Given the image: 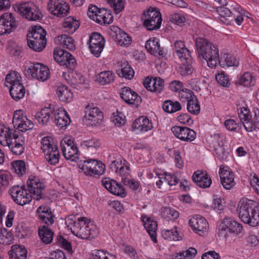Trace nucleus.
Listing matches in <instances>:
<instances>
[{
  "label": "nucleus",
  "instance_id": "f257e3e1",
  "mask_svg": "<svg viewBox=\"0 0 259 259\" xmlns=\"http://www.w3.org/2000/svg\"><path fill=\"white\" fill-rule=\"evenodd\" d=\"M27 187L26 189L24 186L20 187L17 185L10 189L9 193L17 204L23 206L29 203L32 198L39 200L44 198L42 191L45 189V185L38 178L29 177L27 181Z\"/></svg>",
  "mask_w": 259,
  "mask_h": 259
},
{
  "label": "nucleus",
  "instance_id": "f03ea898",
  "mask_svg": "<svg viewBox=\"0 0 259 259\" xmlns=\"http://www.w3.org/2000/svg\"><path fill=\"white\" fill-rule=\"evenodd\" d=\"M66 224L67 227L70 226V229L74 235L82 239L95 238L98 234L95 225L85 217L76 218L74 215H70Z\"/></svg>",
  "mask_w": 259,
  "mask_h": 259
},
{
  "label": "nucleus",
  "instance_id": "7ed1b4c3",
  "mask_svg": "<svg viewBox=\"0 0 259 259\" xmlns=\"http://www.w3.org/2000/svg\"><path fill=\"white\" fill-rule=\"evenodd\" d=\"M195 45L198 58L206 61L208 67L215 68L219 59L218 48L206 38L201 37L195 39Z\"/></svg>",
  "mask_w": 259,
  "mask_h": 259
},
{
  "label": "nucleus",
  "instance_id": "20e7f679",
  "mask_svg": "<svg viewBox=\"0 0 259 259\" xmlns=\"http://www.w3.org/2000/svg\"><path fill=\"white\" fill-rule=\"evenodd\" d=\"M239 217L241 221L250 226L259 225V206L253 200L242 199L239 203Z\"/></svg>",
  "mask_w": 259,
  "mask_h": 259
},
{
  "label": "nucleus",
  "instance_id": "39448f33",
  "mask_svg": "<svg viewBox=\"0 0 259 259\" xmlns=\"http://www.w3.org/2000/svg\"><path fill=\"white\" fill-rule=\"evenodd\" d=\"M46 31L40 26L35 25L27 34V44L29 47L36 52H41L46 47Z\"/></svg>",
  "mask_w": 259,
  "mask_h": 259
},
{
  "label": "nucleus",
  "instance_id": "423d86ee",
  "mask_svg": "<svg viewBox=\"0 0 259 259\" xmlns=\"http://www.w3.org/2000/svg\"><path fill=\"white\" fill-rule=\"evenodd\" d=\"M253 112V118L249 109L246 107L241 108L239 113L244 128L247 132L259 131V109H255Z\"/></svg>",
  "mask_w": 259,
  "mask_h": 259
},
{
  "label": "nucleus",
  "instance_id": "0eeeda50",
  "mask_svg": "<svg viewBox=\"0 0 259 259\" xmlns=\"http://www.w3.org/2000/svg\"><path fill=\"white\" fill-rule=\"evenodd\" d=\"M77 165L85 175L90 177L100 176L105 170V165L101 161L96 159L80 160Z\"/></svg>",
  "mask_w": 259,
  "mask_h": 259
},
{
  "label": "nucleus",
  "instance_id": "6e6552de",
  "mask_svg": "<svg viewBox=\"0 0 259 259\" xmlns=\"http://www.w3.org/2000/svg\"><path fill=\"white\" fill-rule=\"evenodd\" d=\"M14 8L22 16L30 21H37L41 18L38 8L32 2L15 5Z\"/></svg>",
  "mask_w": 259,
  "mask_h": 259
},
{
  "label": "nucleus",
  "instance_id": "1a4fd4ad",
  "mask_svg": "<svg viewBox=\"0 0 259 259\" xmlns=\"http://www.w3.org/2000/svg\"><path fill=\"white\" fill-rule=\"evenodd\" d=\"M49 137L43 138L41 141V149L45 154L46 160L52 165L59 162L60 154L58 147L51 140Z\"/></svg>",
  "mask_w": 259,
  "mask_h": 259
},
{
  "label": "nucleus",
  "instance_id": "9d476101",
  "mask_svg": "<svg viewBox=\"0 0 259 259\" xmlns=\"http://www.w3.org/2000/svg\"><path fill=\"white\" fill-rule=\"evenodd\" d=\"M218 235L219 236L226 237L228 233L236 235L240 234L243 231L242 225L230 217L224 218L219 226Z\"/></svg>",
  "mask_w": 259,
  "mask_h": 259
},
{
  "label": "nucleus",
  "instance_id": "9b49d317",
  "mask_svg": "<svg viewBox=\"0 0 259 259\" xmlns=\"http://www.w3.org/2000/svg\"><path fill=\"white\" fill-rule=\"evenodd\" d=\"M143 24L149 31L158 29L161 24L162 18L160 13L156 9H149L143 16Z\"/></svg>",
  "mask_w": 259,
  "mask_h": 259
},
{
  "label": "nucleus",
  "instance_id": "f8f14e48",
  "mask_svg": "<svg viewBox=\"0 0 259 259\" xmlns=\"http://www.w3.org/2000/svg\"><path fill=\"white\" fill-rule=\"evenodd\" d=\"M54 58L55 61L59 63L61 66H64L69 69L73 70L76 66L75 58L64 50H54Z\"/></svg>",
  "mask_w": 259,
  "mask_h": 259
},
{
  "label": "nucleus",
  "instance_id": "ddd939ff",
  "mask_svg": "<svg viewBox=\"0 0 259 259\" xmlns=\"http://www.w3.org/2000/svg\"><path fill=\"white\" fill-rule=\"evenodd\" d=\"M84 120L85 123L92 126L101 123L103 119V113L99 108L93 104L88 105L85 108Z\"/></svg>",
  "mask_w": 259,
  "mask_h": 259
},
{
  "label": "nucleus",
  "instance_id": "4468645a",
  "mask_svg": "<svg viewBox=\"0 0 259 259\" xmlns=\"http://www.w3.org/2000/svg\"><path fill=\"white\" fill-rule=\"evenodd\" d=\"M105 42V39L101 34L96 32L92 33L88 42L91 53L95 57H99L103 50Z\"/></svg>",
  "mask_w": 259,
  "mask_h": 259
},
{
  "label": "nucleus",
  "instance_id": "2eb2a0df",
  "mask_svg": "<svg viewBox=\"0 0 259 259\" xmlns=\"http://www.w3.org/2000/svg\"><path fill=\"white\" fill-rule=\"evenodd\" d=\"M48 10L57 17H64L70 10L68 4L62 0H49L48 4Z\"/></svg>",
  "mask_w": 259,
  "mask_h": 259
},
{
  "label": "nucleus",
  "instance_id": "dca6fc26",
  "mask_svg": "<svg viewBox=\"0 0 259 259\" xmlns=\"http://www.w3.org/2000/svg\"><path fill=\"white\" fill-rule=\"evenodd\" d=\"M16 27L15 17L13 14L6 13L0 17V35L10 34Z\"/></svg>",
  "mask_w": 259,
  "mask_h": 259
},
{
  "label": "nucleus",
  "instance_id": "f3484780",
  "mask_svg": "<svg viewBox=\"0 0 259 259\" xmlns=\"http://www.w3.org/2000/svg\"><path fill=\"white\" fill-rule=\"evenodd\" d=\"M219 175L221 183L223 187L227 190L230 189L234 185V176L228 166L222 164L220 166Z\"/></svg>",
  "mask_w": 259,
  "mask_h": 259
},
{
  "label": "nucleus",
  "instance_id": "a211bd4d",
  "mask_svg": "<svg viewBox=\"0 0 259 259\" xmlns=\"http://www.w3.org/2000/svg\"><path fill=\"white\" fill-rule=\"evenodd\" d=\"M173 134L181 140L192 142L196 138V133L189 127L175 126L171 128Z\"/></svg>",
  "mask_w": 259,
  "mask_h": 259
},
{
  "label": "nucleus",
  "instance_id": "6ab92c4d",
  "mask_svg": "<svg viewBox=\"0 0 259 259\" xmlns=\"http://www.w3.org/2000/svg\"><path fill=\"white\" fill-rule=\"evenodd\" d=\"M30 73L33 78L38 80H46L49 76V69L42 64L36 63L29 68Z\"/></svg>",
  "mask_w": 259,
  "mask_h": 259
},
{
  "label": "nucleus",
  "instance_id": "aec40b11",
  "mask_svg": "<svg viewBox=\"0 0 259 259\" xmlns=\"http://www.w3.org/2000/svg\"><path fill=\"white\" fill-rule=\"evenodd\" d=\"M103 186L113 194L124 197L126 196V192L123 187L116 181L105 178L102 180Z\"/></svg>",
  "mask_w": 259,
  "mask_h": 259
},
{
  "label": "nucleus",
  "instance_id": "412c9836",
  "mask_svg": "<svg viewBox=\"0 0 259 259\" xmlns=\"http://www.w3.org/2000/svg\"><path fill=\"white\" fill-rule=\"evenodd\" d=\"M189 224L194 231L200 236L206 232L208 223L206 220L199 215H196L189 220Z\"/></svg>",
  "mask_w": 259,
  "mask_h": 259
},
{
  "label": "nucleus",
  "instance_id": "4be33fe9",
  "mask_svg": "<svg viewBox=\"0 0 259 259\" xmlns=\"http://www.w3.org/2000/svg\"><path fill=\"white\" fill-rule=\"evenodd\" d=\"M54 114V122L59 128H65L70 124L71 120L69 116L63 108H57Z\"/></svg>",
  "mask_w": 259,
  "mask_h": 259
},
{
  "label": "nucleus",
  "instance_id": "5701e85b",
  "mask_svg": "<svg viewBox=\"0 0 259 259\" xmlns=\"http://www.w3.org/2000/svg\"><path fill=\"white\" fill-rule=\"evenodd\" d=\"M120 96L121 99L128 104L138 105L142 101L141 97L129 87L122 88Z\"/></svg>",
  "mask_w": 259,
  "mask_h": 259
},
{
  "label": "nucleus",
  "instance_id": "b1692460",
  "mask_svg": "<svg viewBox=\"0 0 259 259\" xmlns=\"http://www.w3.org/2000/svg\"><path fill=\"white\" fill-rule=\"evenodd\" d=\"M36 213L39 220L48 226H51L54 224L55 215L52 212L51 208L48 206H39L36 210Z\"/></svg>",
  "mask_w": 259,
  "mask_h": 259
},
{
  "label": "nucleus",
  "instance_id": "393cba45",
  "mask_svg": "<svg viewBox=\"0 0 259 259\" xmlns=\"http://www.w3.org/2000/svg\"><path fill=\"white\" fill-rule=\"evenodd\" d=\"M55 108L50 105L49 107H46L37 113L35 118L39 124L47 125L53 121Z\"/></svg>",
  "mask_w": 259,
  "mask_h": 259
},
{
  "label": "nucleus",
  "instance_id": "a878e982",
  "mask_svg": "<svg viewBox=\"0 0 259 259\" xmlns=\"http://www.w3.org/2000/svg\"><path fill=\"white\" fill-rule=\"evenodd\" d=\"M145 48L149 53L155 56L165 57V51L163 48H160L159 43L156 38H150L146 41Z\"/></svg>",
  "mask_w": 259,
  "mask_h": 259
},
{
  "label": "nucleus",
  "instance_id": "bb28decb",
  "mask_svg": "<svg viewBox=\"0 0 259 259\" xmlns=\"http://www.w3.org/2000/svg\"><path fill=\"white\" fill-rule=\"evenodd\" d=\"M192 179L197 186L203 188L209 187L212 183L210 177L205 172L200 171L195 172Z\"/></svg>",
  "mask_w": 259,
  "mask_h": 259
},
{
  "label": "nucleus",
  "instance_id": "cd10ccee",
  "mask_svg": "<svg viewBox=\"0 0 259 259\" xmlns=\"http://www.w3.org/2000/svg\"><path fill=\"white\" fill-rule=\"evenodd\" d=\"M175 52L181 61H186L191 59L190 51L185 47L184 42L177 40L175 44Z\"/></svg>",
  "mask_w": 259,
  "mask_h": 259
},
{
  "label": "nucleus",
  "instance_id": "c85d7f7f",
  "mask_svg": "<svg viewBox=\"0 0 259 259\" xmlns=\"http://www.w3.org/2000/svg\"><path fill=\"white\" fill-rule=\"evenodd\" d=\"M142 221L144 223V226L147 232L149 234L151 239L154 242H156V230L157 228V224L156 222L151 220L150 218L146 216H142Z\"/></svg>",
  "mask_w": 259,
  "mask_h": 259
},
{
  "label": "nucleus",
  "instance_id": "c756f323",
  "mask_svg": "<svg viewBox=\"0 0 259 259\" xmlns=\"http://www.w3.org/2000/svg\"><path fill=\"white\" fill-rule=\"evenodd\" d=\"M60 146L63 154L66 159L76 161L79 152L77 145L64 146L63 142H61Z\"/></svg>",
  "mask_w": 259,
  "mask_h": 259
},
{
  "label": "nucleus",
  "instance_id": "7c9ffc66",
  "mask_svg": "<svg viewBox=\"0 0 259 259\" xmlns=\"http://www.w3.org/2000/svg\"><path fill=\"white\" fill-rule=\"evenodd\" d=\"M9 88H10V93L12 98L15 101H19L24 97L25 90L20 81H17Z\"/></svg>",
  "mask_w": 259,
  "mask_h": 259
},
{
  "label": "nucleus",
  "instance_id": "2f4dec72",
  "mask_svg": "<svg viewBox=\"0 0 259 259\" xmlns=\"http://www.w3.org/2000/svg\"><path fill=\"white\" fill-rule=\"evenodd\" d=\"M132 126L141 132H146L152 129V124L147 117L142 116L135 121Z\"/></svg>",
  "mask_w": 259,
  "mask_h": 259
},
{
  "label": "nucleus",
  "instance_id": "473e14b6",
  "mask_svg": "<svg viewBox=\"0 0 259 259\" xmlns=\"http://www.w3.org/2000/svg\"><path fill=\"white\" fill-rule=\"evenodd\" d=\"M55 41L56 44L60 45L64 49H66L70 51H73L75 49L73 39L66 34H62L56 37Z\"/></svg>",
  "mask_w": 259,
  "mask_h": 259
},
{
  "label": "nucleus",
  "instance_id": "72a5a7b5",
  "mask_svg": "<svg viewBox=\"0 0 259 259\" xmlns=\"http://www.w3.org/2000/svg\"><path fill=\"white\" fill-rule=\"evenodd\" d=\"M38 233L42 242L50 244L53 239L54 232L48 226L43 225L38 227Z\"/></svg>",
  "mask_w": 259,
  "mask_h": 259
},
{
  "label": "nucleus",
  "instance_id": "f704fd0d",
  "mask_svg": "<svg viewBox=\"0 0 259 259\" xmlns=\"http://www.w3.org/2000/svg\"><path fill=\"white\" fill-rule=\"evenodd\" d=\"M56 92L60 101L64 102H69L72 100L73 93L66 85H60L58 86Z\"/></svg>",
  "mask_w": 259,
  "mask_h": 259
},
{
  "label": "nucleus",
  "instance_id": "c9c22d12",
  "mask_svg": "<svg viewBox=\"0 0 259 259\" xmlns=\"http://www.w3.org/2000/svg\"><path fill=\"white\" fill-rule=\"evenodd\" d=\"M8 254L11 259H26L27 250L23 246L15 245L11 247Z\"/></svg>",
  "mask_w": 259,
  "mask_h": 259
},
{
  "label": "nucleus",
  "instance_id": "e433bc0d",
  "mask_svg": "<svg viewBox=\"0 0 259 259\" xmlns=\"http://www.w3.org/2000/svg\"><path fill=\"white\" fill-rule=\"evenodd\" d=\"M120 67V69L117 72L120 77L127 79H131L133 78L135 72L127 61H121Z\"/></svg>",
  "mask_w": 259,
  "mask_h": 259
},
{
  "label": "nucleus",
  "instance_id": "4c0bfd02",
  "mask_svg": "<svg viewBox=\"0 0 259 259\" xmlns=\"http://www.w3.org/2000/svg\"><path fill=\"white\" fill-rule=\"evenodd\" d=\"M112 166H114L115 172L121 177V179L127 178L126 176L130 174L129 164L125 162V160H124L123 163L121 161H114Z\"/></svg>",
  "mask_w": 259,
  "mask_h": 259
},
{
  "label": "nucleus",
  "instance_id": "58836bf2",
  "mask_svg": "<svg viewBox=\"0 0 259 259\" xmlns=\"http://www.w3.org/2000/svg\"><path fill=\"white\" fill-rule=\"evenodd\" d=\"M80 25L79 22L76 19L73 17H69L65 19L62 27L65 31L69 33H74L79 27Z\"/></svg>",
  "mask_w": 259,
  "mask_h": 259
},
{
  "label": "nucleus",
  "instance_id": "ea45409f",
  "mask_svg": "<svg viewBox=\"0 0 259 259\" xmlns=\"http://www.w3.org/2000/svg\"><path fill=\"white\" fill-rule=\"evenodd\" d=\"M13 131V130L0 124V144L4 146H7L11 140V137Z\"/></svg>",
  "mask_w": 259,
  "mask_h": 259
},
{
  "label": "nucleus",
  "instance_id": "a19ab883",
  "mask_svg": "<svg viewBox=\"0 0 259 259\" xmlns=\"http://www.w3.org/2000/svg\"><path fill=\"white\" fill-rule=\"evenodd\" d=\"M96 79L102 85L109 84L114 81V74L111 71H104L97 75Z\"/></svg>",
  "mask_w": 259,
  "mask_h": 259
},
{
  "label": "nucleus",
  "instance_id": "79ce46f5",
  "mask_svg": "<svg viewBox=\"0 0 259 259\" xmlns=\"http://www.w3.org/2000/svg\"><path fill=\"white\" fill-rule=\"evenodd\" d=\"M162 108L165 112L168 113H172L181 110L182 106L178 101L166 100L163 103Z\"/></svg>",
  "mask_w": 259,
  "mask_h": 259
},
{
  "label": "nucleus",
  "instance_id": "37998d69",
  "mask_svg": "<svg viewBox=\"0 0 259 259\" xmlns=\"http://www.w3.org/2000/svg\"><path fill=\"white\" fill-rule=\"evenodd\" d=\"M187 109L189 113L193 115H197L199 114L200 106L196 96L188 101Z\"/></svg>",
  "mask_w": 259,
  "mask_h": 259
},
{
  "label": "nucleus",
  "instance_id": "c03bdc74",
  "mask_svg": "<svg viewBox=\"0 0 259 259\" xmlns=\"http://www.w3.org/2000/svg\"><path fill=\"white\" fill-rule=\"evenodd\" d=\"M216 11L220 17V20L226 24H229V20L228 18L232 16V11L227 7L225 6H218L216 8Z\"/></svg>",
  "mask_w": 259,
  "mask_h": 259
},
{
  "label": "nucleus",
  "instance_id": "a18cd8bd",
  "mask_svg": "<svg viewBox=\"0 0 259 259\" xmlns=\"http://www.w3.org/2000/svg\"><path fill=\"white\" fill-rule=\"evenodd\" d=\"M70 78L71 83L75 85L88 84V80L80 73L76 71H73L69 75Z\"/></svg>",
  "mask_w": 259,
  "mask_h": 259
},
{
  "label": "nucleus",
  "instance_id": "49530a36",
  "mask_svg": "<svg viewBox=\"0 0 259 259\" xmlns=\"http://www.w3.org/2000/svg\"><path fill=\"white\" fill-rule=\"evenodd\" d=\"M163 238L169 241H178L180 239L181 236L178 232L177 228L175 227L171 230H163L162 232Z\"/></svg>",
  "mask_w": 259,
  "mask_h": 259
},
{
  "label": "nucleus",
  "instance_id": "de8ad7c7",
  "mask_svg": "<svg viewBox=\"0 0 259 259\" xmlns=\"http://www.w3.org/2000/svg\"><path fill=\"white\" fill-rule=\"evenodd\" d=\"M215 154L218 158L221 161H227L229 156V152L227 146L223 144L214 148Z\"/></svg>",
  "mask_w": 259,
  "mask_h": 259
},
{
  "label": "nucleus",
  "instance_id": "09e8293b",
  "mask_svg": "<svg viewBox=\"0 0 259 259\" xmlns=\"http://www.w3.org/2000/svg\"><path fill=\"white\" fill-rule=\"evenodd\" d=\"M13 238L11 232L6 228H0V243L10 245L13 243Z\"/></svg>",
  "mask_w": 259,
  "mask_h": 259
},
{
  "label": "nucleus",
  "instance_id": "8fccbe9b",
  "mask_svg": "<svg viewBox=\"0 0 259 259\" xmlns=\"http://www.w3.org/2000/svg\"><path fill=\"white\" fill-rule=\"evenodd\" d=\"M255 79L250 72H245L239 80V83L245 87L253 85Z\"/></svg>",
  "mask_w": 259,
  "mask_h": 259
},
{
  "label": "nucleus",
  "instance_id": "3c124183",
  "mask_svg": "<svg viewBox=\"0 0 259 259\" xmlns=\"http://www.w3.org/2000/svg\"><path fill=\"white\" fill-rule=\"evenodd\" d=\"M246 246L250 249H255L259 244V239L252 232H249L246 237Z\"/></svg>",
  "mask_w": 259,
  "mask_h": 259
},
{
  "label": "nucleus",
  "instance_id": "603ef678",
  "mask_svg": "<svg viewBox=\"0 0 259 259\" xmlns=\"http://www.w3.org/2000/svg\"><path fill=\"white\" fill-rule=\"evenodd\" d=\"M190 60H188L186 61H182V63L180 65L178 68V72L182 75H186L191 74L193 72V69L191 65L189 63L191 62Z\"/></svg>",
  "mask_w": 259,
  "mask_h": 259
},
{
  "label": "nucleus",
  "instance_id": "864d4df0",
  "mask_svg": "<svg viewBox=\"0 0 259 259\" xmlns=\"http://www.w3.org/2000/svg\"><path fill=\"white\" fill-rule=\"evenodd\" d=\"M21 122V123H19L18 124H17L15 128L22 132H25L27 131L31 130L34 127L33 122L27 117L24 118V119L22 120Z\"/></svg>",
  "mask_w": 259,
  "mask_h": 259
},
{
  "label": "nucleus",
  "instance_id": "5fc2aeb1",
  "mask_svg": "<svg viewBox=\"0 0 259 259\" xmlns=\"http://www.w3.org/2000/svg\"><path fill=\"white\" fill-rule=\"evenodd\" d=\"M113 8L115 13L118 14L124 9V0H106Z\"/></svg>",
  "mask_w": 259,
  "mask_h": 259
},
{
  "label": "nucleus",
  "instance_id": "6e6d98bb",
  "mask_svg": "<svg viewBox=\"0 0 259 259\" xmlns=\"http://www.w3.org/2000/svg\"><path fill=\"white\" fill-rule=\"evenodd\" d=\"M194 97H196L193 91L185 88L179 91V97L182 102H185L191 100Z\"/></svg>",
  "mask_w": 259,
  "mask_h": 259
},
{
  "label": "nucleus",
  "instance_id": "4d7b16f0",
  "mask_svg": "<svg viewBox=\"0 0 259 259\" xmlns=\"http://www.w3.org/2000/svg\"><path fill=\"white\" fill-rule=\"evenodd\" d=\"M19 74L15 71H12L8 73L6 77V86L8 88L11 85L15 83L17 81H20L19 79Z\"/></svg>",
  "mask_w": 259,
  "mask_h": 259
},
{
  "label": "nucleus",
  "instance_id": "13d9d810",
  "mask_svg": "<svg viewBox=\"0 0 259 259\" xmlns=\"http://www.w3.org/2000/svg\"><path fill=\"white\" fill-rule=\"evenodd\" d=\"M12 166L14 171L19 176H22L25 171V163L23 160L13 162Z\"/></svg>",
  "mask_w": 259,
  "mask_h": 259
},
{
  "label": "nucleus",
  "instance_id": "bf43d9fd",
  "mask_svg": "<svg viewBox=\"0 0 259 259\" xmlns=\"http://www.w3.org/2000/svg\"><path fill=\"white\" fill-rule=\"evenodd\" d=\"M152 92L160 93L164 88V80L160 78H153L152 85Z\"/></svg>",
  "mask_w": 259,
  "mask_h": 259
},
{
  "label": "nucleus",
  "instance_id": "052dcab7",
  "mask_svg": "<svg viewBox=\"0 0 259 259\" xmlns=\"http://www.w3.org/2000/svg\"><path fill=\"white\" fill-rule=\"evenodd\" d=\"M9 143H10L7 145V146L9 147V149L14 154L20 155L24 152L25 146L21 145V144H13L11 141Z\"/></svg>",
  "mask_w": 259,
  "mask_h": 259
},
{
  "label": "nucleus",
  "instance_id": "680f3d73",
  "mask_svg": "<svg viewBox=\"0 0 259 259\" xmlns=\"http://www.w3.org/2000/svg\"><path fill=\"white\" fill-rule=\"evenodd\" d=\"M11 141L13 144H21L25 146V138L24 136L16 131L14 130L11 137Z\"/></svg>",
  "mask_w": 259,
  "mask_h": 259
},
{
  "label": "nucleus",
  "instance_id": "e2e57ef3",
  "mask_svg": "<svg viewBox=\"0 0 259 259\" xmlns=\"http://www.w3.org/2000/svg\"><path fill=\"white\" fill-rule=\"evenodd\" d=\"M163 215L165 218H167L170 220H175L179 217V212L170 207L164 208L163 211Z\"/></svg>",
  "mask_w": 259,
  "mask_h": 259
},
{
  "label": "nucleus",
  "instance_id": "0e129e2a",
  "mask_svg": "<svg viewBox=\"0 0 259 259\" xmlns=\"http://www.w3.org/2000/svg\"><path fill=\"white\" fill-rule=\"evenodd\" d=\"M122 182L125 186L134 191L138 190L140 186V183L138 181L128 178H122Z\"/></svg>",
  "mask_w": 259,
  "mask_h": 259
},
{
  "label": "nucleus",
  "instance_id": "69168bd1",
  "mask_svg": "<svg viewBox=\"0 0 259 259\" xmlns=\"http://www.w3.org/2000/svg\"><path fill=\"white\" fill-rule=\"evenodd\" d=\"M118 44L120 46H125L130 44L132 41V38L127 33L121 32L116 37Z\"/></svg>",
  "mask_w": 259,
  "mask_h": 259
},
{
  "label": "nucleus",
  "instance_id": "338daca9",
  "mask_svg": "<svg viewBox=\"0 0 259 259\" xmlns=\"http://www.w3.org/2000/svg\"><path fill=\"white\" fill-rule=\"evenodd\" d=\"M26 117V116L24 115L23 110H17L15 111L14 113L13 118V124L14 127H16L17 124H18L19 123H21V122H22V120Z\"/></svg>",
  "mask_w": 259,
  "mask_h": 259
},
{
  "label": "nucleus",
  "instance_id": "774afa93",
  "mask_svg": "<svg viewBox=\"0 0 259 259\" xmlns=\"http://www.w3.org/2000/svg\"><path fill=\"white\" fill-rule=\"evenodd\" d=\"M226 128L230 131L238 132L240 128L239 125L234 119H227L224 122Z\"/></svg>",
  "mask_w": 259,
  "mask_h": 259
}]
</instances>
